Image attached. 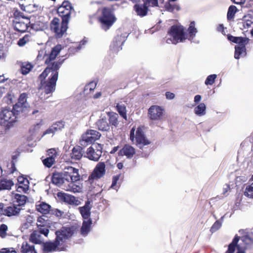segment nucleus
I'll return each mask as SVG.
<instances>
[{
	"instance_id": "obj_34",
	"label": "nucleus",
	"mask_w": 253,
	"mask_h": 253,
	"mask_svg": "<svg viewBox=\"0 0 253 253\" xmlns=\"http://www.w3.org/2000/svg\"><path fill=\"white\" fill-rule=\"evenodd\" d=\"M194 111L197 116H203L206 114V106L204 103H201L195 107Z\"/></svg>"
},
{
	"instance_id": "obj_24",
	"label": "nucleus",
	"mask_w": 253,
	"mask_h": 253,
	"mask_svg": "<svg viewBox=\"0 0 253 253\" xmlns=\"http://www.w3.org/2000/svg\"><path fill=\"white\" fill-rule=\"evenodd\" d=\"M62 49V47L61 45H57L54 47H53L51 51L49 54V55L48 56L47 59L45 60V63L48 64H49V63L54 60L56 58V57L57 56V55L60 52V50Z\"/></svg>"
},
{
	"instance_id": "obj_4",
	"label": "nucleus",
	"mask_w": 253,
	"mask_h": 253,
	"mask_svg": "<svg viewBox=\"0 0 253 253\" xmlns=\"http://www.w3.org/2000/svg\"><path fill=\"white\" fill-rule=\"evenodd\" d=\"M129 137L132 142L140 149L151 143V141L145 136L144 127L142 126H139L136 130L135 127H133L130 131Z\"/></svg>"
},
{
	"instance_id": "obj_13",
	"label": "nucleus",
	"mask_w": 253,
	"mask_h": 253,
	"mask_svg": "<svg viewBox=\"0 0 253 253\" xmlns=\"http://www.w3.org/2000/svg\"><path fill=\"white\" fill-rule=\"evenodd\" d=\"M27 94L25 93H22L17 102V115L20 113H26L29 111V104L27 102Z\"/></svg>"
},
{
	"instance_id": "obj_12",
	"label": "nucleus",
	"mask_w": 253,
	"mask_h": 253,
	"mask_svg": "<svg viewBox=\"0 0 253 253\" xmlns=\"http://www.w3.org/2000/svg\"><path fill=\"white\" fill-rule=\"evenodd\" d=\"M72 10L73 7L70 2L64 1L62 2L61 5L58 8L57 12L59 15L62 17V20L67 18V21L69 22Z\"/></svg>"
},
{
	"instance_id": "obj_44",
	"label": "nucleus",
	"mask_w": 253,
	"mask_h": 253,
	"mask_svg": "<svg viewBox=\"0 0 253 253\" xmlns=\"http://www.w3.org/2000/svg\"><path fill=\"white\" fill-rule=\"evenodd\" d=\"M239 241V238L236 236L233 239L232 242L229 245L228 249L226 253H233L235 251L236 246Z\"/></svg>"
},
{
	"instance_id": "obj_6",
	"label": "nucleus",
	"mask_w": 253,
	"mask_h": 253,
	"mask_svg": "<svg viewBox=\"0 0 253 253\" xmlns=\"http://www.w3.org/2000/svg\"><path fill=\"white\" fill-rule=\"evenodd\" d=\"M68 23L67 18L62 20L60 23V20L57 18H54L50 23L51 30L53 31L57 38H61L65 33L68 28Z\"/></svg>"
},
{
	"instance_id": "obj_39",
	"label": "nucleus",
	"mask_w": 253,
	"mask_h": 253,
	"mask_svg": "<svg viewBox=\"0 0 253 253\" xmlns=\"http://www.w3.org/2000/svg\"><path fill=\"white\" fill-rule=\"evenodd\" d=\"M117 109L120 115L126 120H127L126 109L125 105L122 103H118Z\"/></svg>"
},
{
	"instance_id": "obj_37",
	"label": "nucleus",
	"mask_w": 253,
	"mask_h": 253,
	"mask_svg": "<svg viewBox=\"0 0 253 253\" xmlns=\"http://www.w3.org/2000/svg\"><path fill=\"white\" fill-rule=\"evenodd\" d=\"M187 31L188 34H187V35H188L189 37L188 39L191 40L195 36L198 32L197 29L195 28V22L194 21H192L190 23Z\"/></svg>"
},
{
	"instance_id": "obj_49",
	"label": "nucleus",
	"mask_w": 253,
	"mask_h": 253,
	"mask_svg": "<svg viewBox=\"0 0 253 253\" xmlns=\"http://www.w3.org/2000/svg\"><path fill=\"white\" fill-rule=\"evenodd\" d=\"M166 9L169 12H173L175 10L178 11L179 10V7L177 5H172L169 3H167L165 4Z\"/></svg>"
},
{
	"instance_id": "obj_33",
	"label": "nucleus",
	"mask_w": 253,
	"mask_h": 253,
	"mask_svg": "<svg viewBox=\"0 0 253 253\" xmlns=\"http://www.w3.org/2000/svg\"><path fill=\"white\" fill-rule=\"evenodd\" d=\"M228 39L229 41L239 44L240 43L248 44L250 41L249 39L247 38L236 37L231 35L228 36Z\"/></svg>"
},
{
	"instance_id": "obj_53",
	"label": "nucleus",
	"mask_w": 253,
	"mask_h": 253,
	"mask_svg": "<svg viewBox=\"0 0 253 253\" xmlns=\"http://www.w3.org/2000/svg\"><path fill=\"white\" fill-rule=\"evenodd\" d=\"M120 175H117L114 176L112 179V183L111 188L117 190L119 187V185H118V182L119 180Z\"/></svg>"
},
{
	"instance_id": "obj_3",
	"label": "nucleus",
	"mask_w": 253,
	"mask_h": 253,
	"mask_svg": "<svg viewBox=\"0 0 253 253\" xmlns=\"http://www.w3.org/2000/svg\"><path fill=\"white\" fill-rule=\"evenodd\" d=\"M186 30L181 25H174L169 30L166 42L169 43L176 44L179 42H183L188 39Z\"/></svg>"
},
{
	"instance_id": "obj_21",
	"label": "nucleus",
	"mask_w": 253,
	"mask_h": 253,
	"mask_svg": "<svg viewBox=\"0 0 253 253\" xmlns=\"http://www.w3.org/2000/svg\"><path fill=\"white\" fill-rule=\"evenodd\" d=\"M36 207L37 211L43 214L48 213L51 209V206L49 204L43 202H38Z\"/></svg>"
},
{
	"instance_id": "obj_42",
	"label": "nucleus",
	"mask_w": 253,
	"mask_h": 253,
	"mask_svg": "<svg viewBox=\"0 0 253 253\" xmlns=\"http://www.w3.org/2000/svg\"><path fill=\"white\" fill-rule=\"evenodd\" d=\"M123 43V42L121 41L116 40V41L113 42L111 45V48L114 51H119L120 50L122 49Z\"/></svg>"
},
{
	"instance_id": "obj_23",
	"label": "nucleus",
	"mask_w": 253,
	"mask_h": 253,
	"mask_svg": "<svg viewBox=\"0 0 253 253\" xmlns=\"http://www.w3.org/2000/svg\"><path fill=\"white\" fill-rule=\"evenodd\" d=\"M62 197L64 200V201L70 205H72L74 206H78L81 204L80 201L78 199V198L67 194H63Z\"/></svg>"
},
{
	"instance_id": "obj_15",
	"label": "nucleus",
	"mask_w": 253,
	"mask_h": 253,
	"mask_svg": "<svg viewBox=\"0 0 253 253\" xmlns=\"http://www.w3.org/2000/svg\"><path fill=\"white\" fill-rule=\"evenodd\" d=\"M17 192L26 193L29 188V182L24 176H19L17 178Z\"/></svg>"
},
{
	"instance_id": "obj_19",
	"label": "nucleus",
	"mask_w": 253,
	"mask_h": 253,
	"mask_svg": "<svg viewBox=\"0 0 253 253\" xmlns=\"http://www.w3.org/2000/svg\"><path fill=\"white\" fill-rule=\"evenodd\" d=\"M148 7L144 2L143 4H136L134 6V10L138 16L144 17L147 14Z\"/></svg>"
},
{
	"instance_id": "obj_16",
	"label": "nucleus",
	"mask_w": 253,
	"mask_h": 253,
	"mask_svg": "<svg viewBox=\"0 0 253 253\" xmlns=\"http://www.w3.org/2000/svg\"><path fill=\"white\" fill-rule=\"evenodd\" d=\"M135 153V148L128 144L125 145L119 152L120 156H126L128 159L132 158Z\"/></svg>"
},
{
	"instance_id": "obj_25",
	"label": "nucleus",
	"mask_w": 253,
	"mask_h": 253,
	"mask_svg": "<svg viewBox=\"0 0 253 253\" xmlns=\"http://www.w3.org/2000/svg\"><path fill=\"white\" fill-rule=\"evenodd\" d=\"M83 156V149L79 146L74 147L71 153V157L75 160H80Z\"/></svg>"
},
{
	"instance_id": "obj_27",
	"label": "nucleus",
	"mask_w": 253,
	"mask_h": 253,
	"mask_svg": "<svg viewBox=\"0 0 253 253\" xmlns=\"http://www.w3.org/2000/svg\"><path fill=\"white\" fill-rule=\"evenodd\" d=\"M65 180L64 173H54L52 177V183L58 186H60L64 183Z\"/></svg>"
},
{
	"instance_id": "obj_31",
	"label": "nucleus",
	"mask_w": 253,
	"mask_h": 253,
	"mask_svg": "<svg viewBox=\"0 0 253 253\" xmlns=\"http://www.w3.org/2000/svg\"><path fill=\"white\" fill-rule=\"evenodd\" d=\"M91 220L89 219L87 220H84L81 228V234L84 236H86L90 230V226Z\"/></svg>"
},
{
	"instance_id": "obj_64",
	"label": "nucleus",
	"mask_w": 253,
	"mask_h": 253,
	"mask_svg": "<svg viewBox=\"0 0 253 253\" xmlns=\"http://www.w3.org/2000/svg\"><path fill=\"white\" fill-rule=\"evenodd\" d=\"M52 212L56 216H58V217L61 216L63 213V211H61L59 210L58 209H55V210H52Z\"/></svg>"
},
{
	"instance_id": "obj_1",
	"label": "nucleus",
	"mask_w": 253,
	"mask_h": 253,
	"mask_svg": "<svg viewBox=\"0 0 253 253\" xmlns=\"http://www.w3.org/2000/svg\"><path fill=\"white\" fill-rule=\"evenodd\" d=\"M76 231L73 227H63L56 232V238L54 242H49L43 243V251L44 253H50L55 251H63L66 250V240L71 237Z\"/></svg>"
},
{
	"instance_id": "obj_61",
	"label": "nucleus",
	"mask_w": 253,
	"mask_h": 253,
	"mask_svg": "<svg viewBox=\"0 0 253 253\" xmlns=\"http://www.w3.org/2000/svg\"><path fill=\"white\" fill-rule=\"evenodd\" d=\"M15 158H16L15 156L14 155L12 156V161H11V162L10 163L11 169L10 170L11 173H13L16 170L15 163L13 161V160L15 159Z\"/></svg>"
},
{
	"instance_id": "obj_43",
	"label": "nucleus",
	"mask_w": 253,
	"mask_h": 253,
	"mask_svg": "<svg viewBox=\"0 0 253 253\" xmlns=\"http://www.w3.org/2000/svg\"><path fill=\"white\" fill-rule=\"evenodd\" d=\"M96 86V84L95 83L90 82L85 86L84 93L86 94H90L94 90Z\"/></svg>"
},
{
	"instance_id": "obj_11",
	"label": "nucleus",
	"mask_w": 253,
	"mask_h": 253,
	"mask_svg": "<svg viewBox=\"0 0 253 253\" xmlns=\"http://www.w3.org/2000/svg\"><path fill=\"white\" fill-rule=\"evenodd\" d=\"M65 180L67 181H78L80 179L79 169L72 167H65L63 170Z\"/></svg>"
},
{
	"instance_id": "obj_50",
	"label": "nucleus",
	"mask_w": 253,
	"mask_h": 253,
	"mask_svg": "<svg viewBox=\"0 0 253 253\" xmlns=\"http://www.w3.org/2000/svg\"><path fill=\"white\" fill-rule=\"evenodd\" d=\"M237 11V8L234 5H231L229 7L227 12V18L228 19L233 18L235 13Z\"/></svg>"
},
{
	"instance_id": "obj_59",
	"label": "nucleus",
	"mask_w": 253,
	"mask_h": 253,
	"mask_svg": "<svg viewBox=\"0 0 253 253\" xmlns=\"http://www.w3.org/2000/svg\"><path fill=\"white\" fill-rule=\"evenodd\" d=\"M49 157H52L55 159L57 155V152L55 149H50L47 151Z\"/></svg>"
},
{
	"instance_id": "obj_47",
	"label": "nucleus",
	"mask_w": 253,
	"mask_h": 253,
	"mask_svg": "<svg viewBox=\"0 0 253 253\" xmlns=\"http://www.w3.org/2000/svg\"><path fill=\"white\" fill-rule=\"evenodd\" d=\"M245 195L249 198H253V182L251 184L247 186L245 191Z\"/></svg>"
},
{
	"instance_id": "obj_46",
	"label": "nucleus",
	"mask_w": 253,
	"mask_h": 253,
	"mask_svg": "<svg viewBox=\"0 0 253 253\" xmlns=\"http://www.w3.org/2000/svg\"><path fill=\"white\" fill-rule=\"evenodd\" d=\"M65 126L64 122L62 121L57 122L53 124L51 126L52 127L54 132L62 130Z\"/></svg>"
},
{
	"instance_id": "obj_10",
	"label": "nucleus",
	"mask_w": 253,
	"mask_h": 253,
	"mask_svg": "<svg viewBox=\"0 0 253 253\" xmlns=\"http://www.w3.org/2000/svg\"><path fill=\"white\" fill-rule=\"evenodd\" d=\"M165 113L164 109L158 105H152L148 109V115L152 121H160L163 119Z\"/></svg>"
},
{
	"instance_id": "obj_38",
	"label": "nucleus",
	"mask_w": 253,
	"mask_h": 253,
	"mask_svg": "<svg viewBox=\"0 0 253 253\" xmlns=\"http://www.w3.org/2000/svg\"><path fill=\"white\" fill-rule=\"evenodd\" d=\"M20 72L23 75H27L33 68V66L29 62L20 63Z\"/></svg>"
},
{
	"instance_id": "obj_18",
	"label": "nucleus",
	"mask_w": 253,
	"mask_h": 253,
	"mask_svg": "<svg viewBox=\"0 0 253 253\" xmlns=\"http://www.w3.org/2000/svg\"><path fill=\"white\" fill-rule=\"evenodd\" d=\"M29 19L23 17L20 20L19 16L17 14V31L21 32H26L28 28V24L29 23Z\"/></svg>"
},
{
	"instance_id": "obj_5",
	"label": "nucleus",
	"mask_w": 253,
	"mask_h": 253,
	"mask_svg": "<svg viewBox=\"0 0 253 253\" xmlns=\"http://www.w3.org/2000/svg\"><path fill=\"white\" fill-rule=\"evenodd\" d=\"M15 111L16 104L13 105L12 110L6 107L2 109L0 112V123H6L5 125L6 128H10L15 124L16 122Z\"/></svg>"
},
{
	"instance_id": "obj_9",
	"label": "nucleus",
	"mask_w": 253,
	"mask_h": 253,
	"mask_svg": "<svg viewBox=\"0 0 253 253\" xmlns=\"http://www.w3.org/2000/svg\"><path fill=\"white\" fill-rule=\"evenodd\" d=\"M102 155V146L97 144L87 149L85 157L90 160L97 161Z\"/></svg>"
},
{
	"instance_id": "obj_40",
	"label": "nucleus",
	"mask_w": 253,
	"mask_h": 253,
	"mask_svg": "<svg viewBox=\"0 0 253 253\" xmlns=\"http://www.w3.org/2000/svg\"><path fill=\"white\" fill-rule=\"evenodd\" d=\"M13 185L11 180L6 179H1L0 181V189H9Z\"/></svg>"
},
{
	"instance_id": "obj_62",
	"label": "nucleus",
	"mask_w": 253,
	"mask_h": 253,
	"mask_svg": "<svg viewBox=\"0 0 253 253\" xmlns=\"http://www.w3.org/2000/svg\"><path fill=\"white\" fill-rule=\"evenodd\" d=\"M41 126V124L39 123L35 125H34L33 127L30 129V131L32 132V133H34L35 131H38L40 129Z\"/></svg>"
},
{
	"instance_id": "obj_17",
	"label": "nucleus",
	"mask_w": 253,
	"mask_h": 253,
	"mask_svg": "<svg viewBox=\"0 0 253 253\" xmlns=\"http://www.w3.org/2000/svg\"><path fill=\"white\" fill-rule=\"evenodd\" d=\"M96 124L99 130L108 131L110 129V125L108 123L107 119L104 115H101L100 119L97 121Z\"/></svg>"
},
{
	"instance_id": "obj_48",
	"label": "nucleus",
	"mask_w": 253,
	"mask_h": 253,
	"mask_svg": "<svg viewBox=\"0 0 253 253\" xmlns=\"http://www.w3.org/2000/svg\"><path fill=\"white\" fill-rule=\"evenodd\" d=\"M5 102L8 105H14L13 103L15 100V96L13 94L8 93L4 98Z\"/></svg>"
},
{
	"instance_id": "obj_36",
	"label": "nucleus",
	"mask_w": 253,
	"mask_h": 253,
	"mask_svg": "<svg viewBox=\"0 0 253 253\" xmlns=\"http://www.w3.org/2000/svg\"><path fill=\"white\" fill-rule=\"evenodd\" d=\"M27 200V198L26 196L17 193V213L22 209L19 207L24 206L26 204Z\"/></svg>"
},
{
	"instance_id": "obj_28",
	"label": "nucleus",
	"mask_w": 253,
	"mask_h": 253,
	"mask_svg": "<svg viewBox=\"0 0 253 253\" xmlns=\"http://www.w3.org/2000/svg\"><path fill=\"white\" fill-rule=\"evenodd\" d=\"M77 181H69L70 182L65 188V190L73 193H79L82 191V186L76 183Z\"/></svg>"
},
{
	"instance_id": "obj_52",
	"label": "nucleus",
	"mask_w": 253,
	"mask_h": 253,
	"mask_svg": "<svg viewBox=\"0 0 253 253\" xmlns=\"http://www.w3.org/2000/svg\"><path fill=\"white\" fill-rule=\"evenodd\" d=\"M30 40V35L29 34L25 35L22 38H21L18 42V45L20 46H23L26 44Z\"/></svg>"
},
{
	"instance_id": "obj_20",
	"label": "nucleus",
	"mask_w": 253,
	"mask_h": 253,
	"mask_svg": "<svg viewBox=\"0 0 253 253\" xmlns=\"http://www.w3.org/2000/svg\"><path fill=\"white\" fill-rule=\"evenodd\" d=\"M80 211L83 218L84 219H89L90 215V202L87 201L85 205L79 208Z\"/></svg>"
},
{
	"instance_id": "obj_41",
	"label": "nucleus",
	"mask_w": 253,
	"mask_h": 253,
	"mask_svg": "<svg viewBox=\"0 0 253 253\" xmlns=\"http://www.w3.org/2000/svg\"><path fill=\"white\" fill-rule=\"evenodd\" d=\"M8 216L16 214V206L14 205L13 207H8L6 209H3L2 214Z\"/></svg>"
},
{
	"instance_id": "obj_63",
	"label": "nucleus",
	"mask_w": 253,
	"mask_h": 253,
	"mask_svg": "<svg viewBox=\"0 0 253 253\" xmlns=\"http://www.w3.org/2000/svg\"><path fill=\"white\" fill-rule=\"evenodd\" d=\"M38 231L40 232L41 235L43 234L46 237L47 236L49 233V230L46 228H41Z\"/></svg>"
},
{
	"instance_id": "obj_32",
	"label": "nucleus",
	"mask_w": 253,
	"mask_h": 253,
	"mask_svg": "<svg viewBox=\"0 0 253 253\" xmlns=\"http://www.w3.org/2000/svg\"><path fill=\"white\" fill-rule=\"evenodd\" d=\"M21 253H37L35 246L29 244L27 242H24L21 248Z\"/></svg>"
},
{
	"instance_id": "obj_55",
	"label": "nucleus",
	"mask_w": 253,
	"mask_h": 253,
	"mask_svg": "<svg viewBox=\"0 0 253 253\" xmlns=\"http://www.w3.org/2000/svg\"><path fill=\"white\" fill-rule=\"evenodd\" d=\"M143 1L149 7L160 6L158 0H143Z\"/></svg>"
},
{
	"instance_id": "obj_30",
	"label": "nucleus",
	"mask_w": 253,
	"mask_h": 253,
	"mask_svg": "<svg viewBox=\"0 0 253 253\" xmlns=\"http://www.w3.org/2000/svg\"><path fill=\"white\" fill-rule=\"evenodd\" d=\"M30 241L34 244H41L43 241L40 232L35 231L30 236Z\"/></svg>"
},
{
	"instance_id": "obj_2",
	"label": "nucleus",
	"mask_w": 253,
	"mask_h": 253,
	"mask_svg": "<svg viewBox=\"0 0 253 253\" xmlns=\"http://www.w3.org/2000/svg\"><path fill=\"white\" fill-rule=\"evenodd\" d=\"M62 64L61 62H54L51 67H47L40 75L39 80L41 82V88L44 90L46 94L55 90L58 77V70Z\"/></svg>"
},
{
	"instance_id": "obj_54",
	"label": "nucleus",
	"mask_w": 253,
	"mask_h": 253,
	"mask_svg": "<svg viewBox=\"0 0 253 253\" xmlns=\"http://www.w3.org/2000/svg\"><path fill=\"white\" fill-rule=\"evenodd\" d=\"M55 162V159L52 157H48L43 160V163L46 167L48 168L51 167Z\"/></svg>"
},
{
	"instance_id": "obj_58",
	"label": "nucleus",
	"mask_w": 253,
	"mask_h": 253,
	"mask_svg": "<svg viewBox=\"0 0 253 253\" xmlns=\"http://www.w3.org/2000/svg\"><path fill=\"white\" fill-rule=\"evenodd\" d=\"M55 132L53 129L52 127L50 126L48 128H47L45 131L43 132V134L42 135V137H43L46 135H49L52 136Z\"/></svg>"
},
{
	"instance_id": "obj_26",
	"label": "nucleus",
	"mask_w": 253,
	"mask_h": 253,
	"mask_svg": "<svg viewBox=\"0 0 253 253\" xmlns=\"http://www.w3.org/2000/svg\"><path fill=\"white\" fill-rule=\"evenodd\" d=\"M107 114L109 117V125L112 126L118 127L119 124L118 114L114 112H108ZM112 127L113 128V127Z\"/></svg>"
},
{
	"instance_id": "obj_14",
	"label": "nucleus",
	"mask_w": 253,
	"mask_h": 253,
	"mask_svg": "<svg viewBox=\"0 0 253 253\" xmlns=\"http://www.w3.org/2000/svg\"><path fill=\"white\" fill-rule=\"evenodd\" d=\"M105 167L104 163H98L89 176V179H99L103 177L106 172Z\"/></svg>"
},
{
	"instance_id": "obj_7",
	"label": "nucleus",
	"mask_w": 253,
	"mask_h": 253,
	"mask_svg": "<svg viewBox=\"0 0 253 253\" xmlns=\"http://www.w3.org/2000/svg\"><path fill=\"white\" fill-rule=\"evenodd\" d=\"M102 13L100 20L103 28L107 30L115 22L117 19L112 11L109 8H104Z\"/></svg>"
},
{
	"instance_id": "obj_35",
	"label": "nucleus",
	"mask_w": 253,
	"mask_h": 253,
	"mask_svg": "<svg viewBox=\"0 0 253 253\" xmlns=\"http://www.w3.org/2000/svg\"><path fill=\"white\" fill-rule=\"evenodd\" d=\"M17 3H18L21 10L23 11H28L27 9L29 7L33 6L35 8V10L38 9L40 7L39 5L36 4H29L28 5V2L26 0H17ZM33 10H35L34 9Z\"/></svg>"
},
{
	"instance_id": "obj_57",
	"label": "nucleus",
	"mask_w": 253,
	"mask_h": 253,
	"mask_svg": "<svg viewBox=\"0 0 253 253\" xmlns=\"http://www.w3.org/2000/svg\"><path fill=\"white\" fill-rule=\"evenodd\" d=\"M7 230V226L2 224L0 226V236L2 238H4L6 235V232Z\"/></svg>"
},
{
	"instance_id": "obj_60",
	"label": "nucleus",
	"mask_w": 253,
	"mask_h": 253,
	"mask_svg": "<svg viewBox=\"0 0 253 253\" xmlns=\"http://www.w3.org/2000/svg\"><path fill=\"white\" fill-rule=\"evenodd\" d=\"M1 253H16V251L13 248H2L0 250Z\"/></svg>"
},
{
	"instance_id": "obj_29",
	"label": "nucleus",
	"mask_w": 253,
	"mask_h": 253,
	"mask_svg": "<svg viewBox=\"0 0 253 253\" xmlns=\"http://www.w3.org/2000/svg\"><path fill=\"white\" fill-rule=\"evenodd\" d=\"M241 20V23L244 29H248L253 24V16L250 14L245 15Z\"/></svg>"
},
{
	"instance_id": "obj_45",
	"label": "nucleus",
	"mask_w": 253,
	"mask_h": 253,
	"mask_svg": "<svg viewBox=\"0 0 253 253\" xmlns=\"http://www.w3.org/2000/svg\"><path fill=\"white\" fill-rule=\"evenodd\" d=\"M242 240L246 244H249L253 242V229L246 235L242 237Z\"/></svg>"
},
{
	"instance_id": "obj_22",
	"label": "nucleus",
	"mask_w": 253,
	"mask_h": 253,
	"mask_svg": "<svg viewBox=\"0 0 253 253\" xmlns=\"http://www.w3.org/2000/svg\"><path fill=\"white\" fill-rule=\"evenodd\" d=\"M247 44L240 43L235 46V51L234 57L236 59H239L243 57L246 55V49L245 45Z\"/></svg>"
},
{
	"instance_id": "obj_56",
	"label": "nucleus",
	"mask_w": 253,
	"mask_h": 253,
	"mask_svg": "<svg viewBox=\"0 0 253 253\" xmlns=\"http://www.w3.org/2000/svg\"><path fill=\"white\" fill-rule=\"evenodd\" d=\"M221 222L217 220L214 222L212 227L211 228V231L213 233L218 230L221 226Z\"/></svg>"
},
{
	"instance_id": "obj_8",
	"label": "nucleus",
	"mask_w": 253,
	"mask_h": 253,
	"mask_svg": "<svg viewBox=\"0 0 253 253\" xmlns=\"http://www.w3.org/2000/svg\"><path fill=\"white\" fill-rule=\"evenodd\" d=\"M101 135L99 132L95 130H87L82 136L80 140V144L82 146H85L89 143H91L95 140L98 139Z\"/></svg>"
},
{
	"instance_id": "obj_51",
	"label": "nucleus",
	"mask_w": 253,
	"mask_h": 253,
	"mask_svg": "<svg viewBox=\"0 0 253 253\" xmlns=\"http://www.w3.org/2000/svg\"><path fill=\"white\" fill-rule=\"evenodd\" d=\"M216 77L217 76L215 74L208 76L205 81V84L206 85H212L214 83Z\"/></svg>"
}]
</instances>
